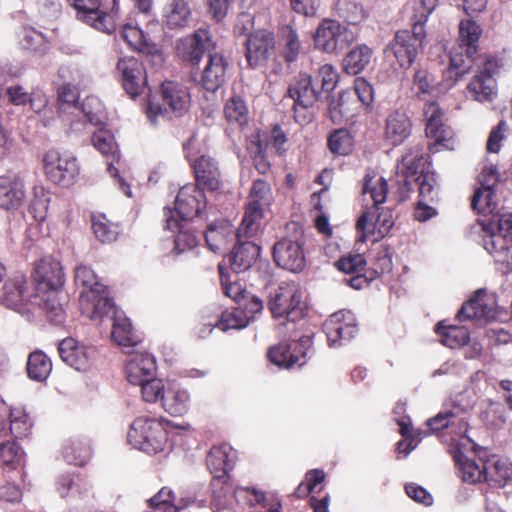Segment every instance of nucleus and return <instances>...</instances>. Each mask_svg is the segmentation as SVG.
I'll use <instances>...</instances> for the list:
<instances>
[{
    "instance_id": "f257e3e1",
    "label": "nucleus",
    "mask_w": 512,
    "mask_h": 512,
    "mask_svg": "<svg viewBox=\"0 0 512 512\" xmlns=\"http://www.w3.org/2000/svg\"><path fill=\"white\" fill-rule=\"evenodd\" d=\"M33 279L36 284L34 299L40 300L39 309L45 311L53 322L61 323L64 313L59 298V290L64 284L61 263L50 256L42 258L34 267Z\"/></svg>"
},
{
    "instance_id": "f03ea898",
    "label": "nucleus",
    "mask_w": 512,
    "mask_h": 512,
    "mask_svg": "<svg viewBox=\"0 0 512 512\" xmlns=\"http://www.w3.org/2000/svg\"><path fill=\"white\" fill-rule=\"evenodd\" d=\"M58 84L57 110L58 116L75 131L80 130V125L87 123L92 126H101L104 123V115L100 103L96 98H86L81 106L78 105V85Z\"/></svg>"
},
{
    "instance_id": "7ed1b4c3",
    "label": "nucleus",
    "mask_w": 512,
    "mask_h": 512,
    "mask_svg": "<svg viewBox=\"0 0 512 512\" xmlns=\"http://www.w3.org/2000/svg\"><path fill=\"white\" fill-rule=\"evenodd\" d=\"M75 283L82 286L80 307L82 313L93 321H97L112 309V300L107 295L106 287L98 281L94 271L86 266L75 268Z\"/></svg>"
},
{
    "instance_id": "20e7f679",
    "label": "nucleus",
    "mask_w": 512,
    "mask_h": 512,
    "mask_svg": "<svg viewBox=\"0 0 512 512\" xmlns=\"http://www.w3.org/2000/svg\"><path fill=\"white\" fill-rule=\"evenodd\" d=\"M450 453L458 473L465 482L484 481V459L486 451L476 445L467 435L452 438Z\"/></svg>"
},
{
    "instance_id": "39448f33",
    "label": "nucleus",
    "mask_w": 512,
    "mask_h": 512,
    "mask_svg": "<svg viewBox=\"0 0 512 512\" xmlns=\"http://www.w3.org/2000/svg\"><path fill=\"white\" fill-rule=\"evenodd\" d=\"M77 11V18L96 30L112 33L120 9L118 0H68Z\"/></svg>"
},
{
    "instance_id": "423d86ee",
    "label": "nucleus",
    "mask_w": 512,
    "mask_h": 512,
    "mask_svg": "<svg viewBox=\"0 0 512 512\" xmlns=\"http://www.w3.org/2000/svg\"><path fill=\"white\" fill-rule=\"evenodd\" d=\"M127 439L135 449L147 454H156L164 450L168 435L161 420L138 417L132 422Z\"/></svg>"
},
{
    "instance_id": "0eeeda50",
    "label": "nucleus",
    "mask_w": 512,
    "mask_h": 512,
    "mask_svg": "<svg viewBox=\"0 0 512 512\" xmlns=\"http://www.w3.org/2000/svg\"><path fill=\"white\" fill-rule=\"evenodd\" d=\"M426 31L421 25H413L412 32L401 30L396 32L393 40L385 48L387 58L393 56L401 68H409L423 47Z\"/></svg>"
},
{
    "instance_id": "6e6552de",
    "label": "nucleus",
    "mask_w": 512,
    "mask_h": 512,
    "mask_svg": "<svg viewBox=\"0 0 512 512\" xmlns=\"http://www.w3.org/2000/svg\"><path fill=\"white\" fill-rule=\"evenodd\" d=\"M427 160L423 148L417 145L402 157V165L407 181L419 173L415 179L419 189V200L432 202L437 196L436 178L434 173L426 168Z\"/></svg>"
},
{
    "instance_id": "1a4fd4ad",
    "label": "nucleus",
    "mask_w": 512,
    "mask_h": 512,
    "mask_svg": "<svg viewBox=\"0 0 512 512\" xmlns=\"http://www.w3.org/2000/svg\"><path fill=\"white\" fill-rule=\"evenodd\" d=\"M43 166L46 177L62 187L73 185L80 174L77 158L69 151L48 150L43 157Z\"/></svg>"
},
{
    "instance_id": "9d476101",
    "label": "nucleus",
    "mask_w": 512,
    "mask_h": 512,
    "mask_svg": "<svg viewBox=\"0 0 512 512\" xmlns=\"http://www.w3.org/2000/svg\"><path fill=\"white\" fill-rule=\"evenodd\" d=\"M268 308L274 318L296 321L303 316L302 291L295 282H282L271 293Z\"/></svg>"
},
{
    "instance_id": "9b49d317",
    "label": "nucleus",
    "mask_w": 512,
    "mask_h": 512,
    "mask_svg": "<svg viewBox=\"0 0 512 512\" xmlns=\"http://www.w3.org/2000/svg\"><path fill=\"white\" fill-rule=\"evenodd\" d=\"M294 234L285 237L274 244L273 257L278 266L283 269L300 272L305 267L303 246L305 237L303 229L292 223Z\"/></svg>"
},
{
    "instance_id": "f8f14e48",
    "label": "nucleus",
    "mask_w": 512,
    "mask_h": 512,
    "mask_svg": "<svg viewBox=\"0 0 512 512\" xmlns=\"http://www.w3.org/2000/svg\"><path fill=\"white\" fill-rule=\"evenodd\" d=\"M482 30L473 20H462L459 24L460 43L450 54V64L456 69H465L466 73L471 69L475 61L477 43Z\"/></svg>"
},
{
    "instance_id": "ddd939ff",
    "label": "nucleus",
    "mask_w": 512,
    "mask_h": 512,
    "mask_svg": "<svg viewBox=\"0 0 512 512\" xmlns=\"http://www.w3.org/2000/svg\"><path fill=\"white\" fill-rule=\"evenodd\" d=\"M500 181L497 167L492 163H484L478 176L479 187L472 198V208L478 213H493L497 209L495 187Z\"/></svg>"
},
{
    "instance_id": "4468645a",
    "label": "nucleus",
    "mask_w": 512,
    "mask_h": 512,
    "mask_svg": "<svg viewBox=\"0 0 512 512\" xmlns=\"http://www.w3.org/2000/svg\"><path fill=\"white\" fill-rule=\"evenodd\" d=\"M355 40V35L336 20H323L314 34L315 47L326 53L343 50Z\"/></svg>"
},
{
    "instance_id": "2eb2a0df",
    "label": "nucleus",
    "mask_w": 512,
    "mask_h": 512,
    "mask_svg": "<svg viewBox=\"0 0 512 512\" xmlns=\"http://www.w3.org/2000/svg\"><path fill=\"white\" fill-rule=\"evenodd\" d=\"M27 279L22 274H17L5 282L2 288L1 302L7 308L12 309L27 318L39 308L40 300H35L26 294Z\"/></svg>"
},
{
    "instance_id": "dca6fc26",
    "label": "nucleus",
    "mask_w": 512,
    "mask_h": 512,
    "mask_svg": "<svg viewBox=\"0 0 512 512\" xmlns=\"http://www.w3.org/2000/svg\"><path fill=\"white\" fill-rule=\"evenodd\" d=\"M473 229L480 236L483 248L495 261L512 270V241L484 221L476 223Z\"/></svg>"
},
{
    "instance_id": "f3484780",
    "label": "nucleus",
    "mask_w": 512,
    "mask_h": 512,
    "mask_svg": "<svg viewBox=\"0 0 512 512\" xmlns=\"http://www.w3.org/2000/svg\"><path fill=\"white\" fill-rule=\"evenodd\" d=\"M206 206L204 192L196 185L183 186L176 197L174 210H167L165 217L174 214V218L184 223L190 222L195 216H201L202 208Z\"/></svg>"
},
{
    "instance_id": "a211bd4d",
    "label": "nucleus",
    "mask_w": 512,
    "mask_h": 512,
    "mask_svg": "<svg viewBox=\"0 0 512 512\" xmlns=\"http://www.w3.org/2000/svg\"><path fill=\"white\" fill-rule=\"evenodd\" d=\"M278 46L281 60L278 58L273 60V69L276 73H284L299 59L304 52V45L294 28L284 26L279 31Z\"/></svg>"
},
{
    "instance_id": "6ab92c4d",
    "label": "nucleus",
    "mask_w": 512,
    "mask_h": 512,
    "mask_svg": "<svg viewBox=\"0 0 512 512\" xmlns=\"http://www.w3.org/2000/svg\"><path fill=\"white\" fill-rule=\"evenodd\" d=\"M498 70L497 60L488 57L482 62L481 70L468 85V92L478 102H490L497 95L494 75Z\"/></svg>"
},
{
    "instance_id": "aec40b11",
    "label": "nucleus",
    "mask_w": 512,
    "mask_h": 512,
    "mask_svg": "<svg viewBox=\"0 0 512 512\" xmlns=\"http://www.w3.org/2000/svg\"><path fill=\"white\" fill-rule=\"evenodd\" d=\"M116 75L121 81L125 92L135 98L140 95L146 84V76L142 63L133 56H125L116 64Z\"/></svg>"
},
{
    "instance_id": "412c9836",
    "label": "nucleus",
    "mask_w": 512,
    "mask_h": 512,
    "mask_svg": "<svg viewBox=\"0 0 512 512\" xmlns=\"http://www.w3.org/2000/svg\"><path fill=\"white\" fill-rule=\"evenodd\" d=\"M496 307L495 295L480 289L474 297L462 305L457 318L459 321H488L496 317Z\"/></svg>"
},
{
    "instance_id": "4be33fe9",
    "label": "nucleus",
    "mask_w": 512,
    "mask_h": 512,
    "mask_svg": "<svg viewBox=\"0 0 512 512\" xmlns=\"http://www.w3.org/2000/svg\"><path fill=\"white\" fill-rule=\"evenodd\" d=\"M356 226L359 233L358 241L360 242H365L370 235H377V238H382L393 226L392 214L389 210L380 207H378V210L368 208L363 211Z\"/></svg>"
},
{
    "instance_id": "5701e85b",
    "label": "nucleus",
    "mask_w": 512,
    "mask_h": 512,
    "mask_svg": "<svg viewBox=\"0 0 512 512\" xmlns=\"http://www.w3.org/2000/svg\"><path fill=\"white\" fill-rule=\"evenodd\" d=\"M464 74H466L465 69H456L450 65L444 74L443 82L435 83V77L432 73L426 69H419L414 75V87L418 94L438 96L451 89Z\"/></svg>"
},
{
    "instance_id": "b1692460",
    "label": "nucleus",
    "mask_w": 512,
    "mask_h": 512,
    "mask_svg": "<svg viewBox=\"0 0 512 512\" xmlns=\"http://www.w3.org/2000/svg\"><path fill=\"white\" fill-rule=\"evenodd\" d=\"M330 347H337L342 341L352 339L357 333L354 314L350 311H338L332 314L323 324Z\"/></svg>"
},
{
    "instance_id": "393cba45",
    "label": "nucleus",
    "mask_w": 512,
    "mask_h": 512,
    "mask_svg": "<svg viewBox=\"0 0 512 512\" xmlns=\"http://www.w3.org/2000/svg\"><path fill=\"white\" fill-rule=\"evenodd\" d=\"M312 347V338L303 336L295 345L294 352H291L287 343H280L268 351L269 360L280 368L301 367L305 364L304 358Z\"/></svg>"
},
{
    "instance_id": "a878e982",
    "label": "nucleus",
    "mask_w": 512,
    "mask_h": 512,
    "mask_svg": "<svg viewBox=\"0 0 512 512\" xmlns=\"http://www.w3.org/2000/svg\"><path fill=\"white\" fill-rule=\"evenodd\" d=\"M58 351L63 362L77 371H87L93 365L95 350L79 343L74 338L62 340L59 343Z\"/></svg>"
},
{
    "instance_id": "bb28decb",
    "label": "nucleus",
    "mask_w": 512,
    "mask_h": 512,
    "mask_svg": "<svg viewBox=\"0 0 512 512\" xmlns=\"http://www.w3.org/2000/svg\"><path fill=\"white\" fill-rule=\"evenodd\" d=\"M275 49L274 34L267 30L252 33L246 41V59L252 68L263 66Z\"/></svg>"
},
{
    "instance_id": "cd10ccee",
    "label": "nucleus",
    "mask_w": 512,
    "mask_h": 512,
    "mask_svg": "<svg viewBox=\"0 0 512 512\" xmlns=\"http://www.w3.org/2000/svg\"><path fill=\"white\" fill-rule=\"evenodd\" d=\"M26 199V187L19 174L0 176V208L16 211L21 208Z\"/></svg>"
},
{
    "instance_id": "c85d7f7f",
    "label": "nucleus",
    "mask_w": 512,
    "mask_h": 512,
    "mask_svg": "<svg viewBox=\"0 0 512 512\" xmlns=\"http://www.w3.org/2000/svg\"><path fill=\"white\" fill-rule=\"evenodd\" d=\"M475 403V392L467 388L451 396L446 404L445 408L448 411V416L452 417L458 425V433L455 438L462 434L466 435L467 415L473 409Z\"/></svg>"
},
{
    "instance_id": "c756f323",
    "label": "nucleus",
    "mask_w": 512,
    "mask_h": 512,
    "mask_svg": "<svg viewBox=\"0 0 512 512\" xmlns=\"http://www.w3.org/2000/svg\"><path fill=\"white\" fill-rule=\"evenodd\" d=\"M205 240L212 252L222 254L233 241H238V229L236 230L227 220H219L209 224Z\"/></svg>"
},
{
    "instance_id": "7c9ffc66",
    "label": "nucleus",
    "mask_w": 512,
    "mask_h": 512,
    "mask_svg": "<svg viewBox=\"0 0 512 512\" xmlns=\"http://www.w3.org/2000/svg\"><path fill=\"white\" fill-rule=\"evenodd\" d=\"M155 372L156 363L152 354L135 352L129 355L125 365V374L131 384L143 383L153 377Z\"/></svg>"
},
{
    "instance_id": "2f4dec72",
    "label": "nucleus",
    "mask_w": 512,
    "mask_h": 512,
    "mask_svg": "<svg viewBox=\"0 0 512 512\" xmlns=\"http://www.w3.org/2000/svg\"><path fill=\"white\" fill-rule=\"evenodd\" d=\"M210 36L207 30L199 29L193 35L178 41L176 50L179 56L192 64H198L205 51H210Z\"/></svg>"
},
{
    "instance_id": "473e14b6",
    "label": "nucleus",
    "mask_w": 512,
    "mask_h": 512,
    "mask_svg": "<svg viewBox=\"0 0 512 512\" xmlns=\"http://www.w3.org/2000/svg\"><path fill=\"white\" fill-rule=\"evenodd\" d=\"M105 316H109L112 321L111 337L117 345L131 348L138 344L140 340L134 333L130 320L113 303L112 309L97 320H101Z\"/></svg>"
},
{
    "instance_id": "72a5a7b5",
    "label": "nucleus",
    "mask_w": 512,
    "mask_h": 512,
    "mask_svg": "<svg viewBox=\"0 0 512 512\" xmlns=\"http://www.w3.org/2000/svg\"><path fill=\"white\" fill-rule=\"evenodd\" d=\"M227 66L223 55L210 52L201 74L202 86L211 92L219 89L225 83Z\"/></svg>"
},
{
    "instance_id": "f704fd0d",
    "label": "nucleus",
    "mask_w": 512,
    "mask_h": 512,
    "mask_svg": "<svg viewBox=\"0 0 512 512\" xmlns=\"http://www.w3.org/2000/svg\"><path fill=\"white\" fill-rule=\"evenodd\" d=\"M260 254V247L247 238L238 237V241L228 256L231 269L235 273H241L256 262Z\"/></svg>"
},
{
    "instance_id": "c9c22d12",
    "label": "nucleus",
    "mask_w": 512,
    "mask_h": 512,
    "mask_svg": "<svg viewBox=\"0 0 512 512\" xmlns=\"http://www.w3.org/2000/svg\"><path fill=\"white\" fill-rule=\"evenodd\" d=\"M287 97L302 109L311 108L319 98V92L312 85V78L306 73H300L289 85Z\"/></svg>"
},
{
    "instance_id": "e433bc0d",
    "label": "nucleus",
    "mask_w": 512,
    "mask_h": 512,
    "mask_svg": "<svg viewBox=\"0 0 512 512\" xmlns=\"http://www.w3.org/2000/svg\"><path fill=\"white\" fill-rule=\"evenodd\" d=\"M193 169L199 188L215 191L220 185V172L217 163L208 156H201L193 163Z\"/></svg>"
},
{
    "instance_id": "4c0bfd02",
    "label": "nucleus",
    "mask_w": 512,
    "mask_h": 512,
    "mask_svg": "<svg viewBox=\"0 0 512 512\" xmlns=\"http://www.w3.org/2000/svg\"><path fill=\"white\" fill-rule=\"evenodd\" d=\"M512 478V465L497 455L485 456L484 481L492 486H504Z\"/></svg>"
},
{
    "instance_id": "58836bf2",
    "label": "nucleus",
    "mask_w": 512,
    "mask_h": 512,
    "mask_svg": "<svg viewBox=\"0 0 512 512\" xmlns=\"http://www.w3.org/2000/svg\"><path fill=\"white\" fill-rule=\"evenodd\" d=\"M162 17L167 29H183L190 22L191 9L185 0H171L164 7Z\"/></svg>"
},
{
    "instance_id": "ea45409f",
    "label": "nucleus",
    "mask_w": 512,
    "mask_h": 512,
    "mask_svg": "<svg viewBox=\"0 0 512 512\" xmlns=\"http://www.w3.org/2000/svg\"><path fill=\"white\" fill-rule=\"evenodd\" d=\"M162 98L177 115L186 112L190 105V94L182 84L166 81L162 84Z\"/></svg>"
},
{
    "instance_id": "a19ab883",
    "label": "nucleus",
    "mask_w": 512,
    "mask_h": 512,
    "mask_svg": "<svg viewBox=\"0 0 512 512\" xmlns=\"http://www.w3.org/2000/svg\"><path fill=\"white\" fill-rule=\"evenodd\" d=\"M166 228L172 232H176L174 239V251L177 254L193 249L197 245V237L195 236L190 222L187 224L174 218V214L166 219Z\"/></svg>"
},
{
    "instance_id": "79ce46f5",
    "label": "nucleus",
    "mask_w": 512,
    "mask_h": 512,
    "mask_svg": "<svg viewBox=\"0 0 512 512\" xmlns=\"http://www.w3.org/2000/svg\"><path fill=\"white\" fill-rule=\"evenodd\" d=\"M235 453L228 445L214 446L207 456V466L217 479L224 477L232 469Z\"/></svg>"
},
{
    "instance_id": "37998d69",
    "label": "nucleus",
    "mask_w": 512,
    "mask_h": 512,
    "mask_svg": "<svg viewBox=\"0 0 512 512\" xmlns=\"http://www.w3.org/2000/svg\"><path fill=\"white\" fill-rule=\"evenodd\" d=\"M409 117L400 111L390 113L386 120L385 137L392 145L401 144L411 133Z\"/></svg>"
},
{
    "instance_id": "c03bdc74",
    "label": "nucleus",
    "mask_w": 512,
    "mask_h": 512,
    "mask_svg": "<svg viewBox=\"0 0 512 512\" xmlns=\"http://www.w3.org/2000/svg\"><path fill=\"white\" fill-rule=\"evenodd\" d=\"M190 400V394L186 389L170 385L163 394L162 407L172 416H182L188 412Z\"/></svg>"
},
{
    "instance_id": "a18cd8bd",
    "label": "nucleus",
    "mask_w": 512,
    "mask_h": 512,
    "mask_svg": "<svg viewBox=\"0 0 512 512\" xmlns=\"http://www.w3.org/2000/svg\"><path fill=\"white\" fill-rule=\"evenodd\" d=\"M62 457L70 465L84 466L92 457L89 441L80 438L68 439L63 444Z\"/></svg>"
},
{
    "instance_id": "49530a36",
    "label": "nucleus",
    "mask_w": 512,
    "mask_h": 512,
    "mask_svg": "<svg viewBox=\"0 0 512 512\" xmlns=\"http://www.w3.org/2000/svg\"><path fill=\"white\" fill-rule=\"evenodd\" d=\"M267 209L248 203L242 222L238 228V237L253 238L261 230Z\"/></svg>"
},
{
    "instance_id": "de8ad7c7",
    "label": "nucleus",
    "mask_w": 512,
    "mask_h": 512,
    "mask_svg": "<svg viewBox=\"0 0 512 512\" xmlns=\"http://www.w3.org/2000/svg\"><path fill=\"white\" fill-rule=\"evenodd\" d=\"M251 316H249L242 308H234L222 313L220 320L215 324H208L207 329L200 331V336L205 337L210 334L213 327H218L222 331L229 329H242L249 325Z\"/></svg>"
},
{
    "instance_id": "09e8293b",
    "label": "nucleus",
    "mask_w": 512,
    "mask_h": 512,
    "mask_svg": "<svg viewBox=\"0 0 512 512\" xmlns=\"http://www.w3.org/2000/svg\"><path fill=\"white\" fill-rule=\"evenodd\" d=\"M373 51L367 45H357L343 59L344 71L350 75H356L363 71L370 63Z\"/></svg>"
},
{
    "instance_id": "8fccbe9b",
    "label": "nucleus",
    "mask_w": 512,
    "mask_h": 512,
    "mask_svg": "<svg viewBox=\"0 0 512 512\" xmlns=\"http://www.w3.org/2000/svg\"><path fill=\"white\" fill-rule=\"evenodd\" d=\"M436 333L439 335L441 343L452 349L462 347L470 338L469 331L466 327L445 325L444 322H440L436 326Z\"/></svg>"
},
{
    "instance_id": "3c124183",
    "label": "nucleus",
    "mask_w": 512,
    "mask_h": 512,
    "mask_svg": "<svg viewBox=\"0 0 512 512\" xmlns=\"http://www.w3.org/2000/svg\"><path fill=\"white\" fill-rule=\"evenodd\" d=\"M31 109L39 116L44 126L51 125L58 116V110L49 103L47 95L41 90H35L30 94Z\"/></svg>"
},
{
    "instance_id": "603ef678",
    "label": "nucleus",
    "mask_w": 512,
    "mask_h": 512,
    "mask_svg": "<svg viewBox=\"0 0 512 512\" xmlns=\"http://www.w3.org/2000/svg\"><path fill=\"white\" fill-rule=\"evenodd\" d=\"M10 433L15 438H22L29 435L33 421L26 409L22 406H11L8 412Z\"/></svg>"
},
{
    "instance_id": "864d4df0",
    "label": "nucleus",
    "mask_w": 512,
    "mask_h": 512,
    "mask_svg": "<svg viewBox=\"0 0 512 512\" xmlns=\"http://www.w3.org/2000/svg\"><path fill=\"white\" fill-rule=\"evenodd\" d=\"M52 371L50 358L42 351H34L29 354L27 360L28 377L34 381H45Z\"/></svg>"
},
{
    "instance_id": "5fc2aeb1",
    "label": "nucleus",
    "mask_w": 512,
    "mask_h": 512,
    "mask_svg": "<svg viewBox=\"0 0 512 512\" xmlns=\"http://www.w3.org/2000/svg\"><path fill=\"white\" fill-rule=\"evenodd\" d=\"M335 9L338 17L350 25H358L368 16L363 4L357 0H338Z\"/></svg>"
},
{
    "instance_id": "6e6d98bb",
    "label": "nucleus",
    "mask_w": 512,
    "mask_h": 512,
    "mask_svg": "<svg viewBox=\"0 0 512 512\" xmlns=\"http://www.w3.org/2000/svg\"><path fill=\"white\" fill-rule=\"evenodd\" d=\"M387 182L383 177H377L375 174L368 173L364 179L363 194L369 195L373 201L370 208L378 210L379 205L383 204L387 197Z\"/></svg>"
},
{
    "instance_id": "4d7b16f0",
    "label": "nucleus",
    "mask_w": 512,
    "mask_h": 512,
    "mask_svg": "<svg viewBox=\"0 0 512 512\" xmlns=\"http://www.w3.org/2000/svg\"><path fill=\"white\" fill-rule=\"evenodd\" d=\"M148 503V512H178L187 505L176 503L173 491L167 487L162 488Z\"/></svg>"
},
{
    "instance_id": "13d9d810",
    "label": "nucleus",
    "mask_w": 512,
    "mask_h": 512,
    "mask_svg": "<svg viewBox=\"0 0 512 512\" xmlns=\"http://www.w3.org/2000/svg\"><path fill=\"white\" fill-rule=\"evenodd\" d=\"M24 451L15 441L0 444V465L8 469H16L24 463Z\"/></svg>"
},
{
    "instance_id": "bf43d9fd",
    "label": "nucleus",
    "mask_w": 512,
    "mask_h": 512,
    "mask_svg": "<svg viewBox=\"0 0 512 512\" xmlns=\"http://www.w3.org/2000/svg\"><path fill=\"white\" fill-rule=\"evenodd\" d=\"M426 136L434 139L435 146L444 148H451L452 146V131L446 127L443 120H428L426 121Z\"/></svg>"
},
{
    "instance_id": "052dcab7",
    "label": "nucleus",
    "mask_w": 512,
    "mask_h": 512,
    "mask_svg": "<svg viewBox=\"0 0 512 512\" xmlns=\"http://www.w3.org/2000/svg\"><path fill=\"white\" fill-rule=\"evenodd\" d=\"M224 114L229 123L243 126L248 122L247 106L239 96H233L226 102Z\"/></svg>"
},
{
    "instance_id": "680f3d73",
    "label": "nucleus",
    "mask_w": 512,
    "mask_h": 512,
    "mask_svg": "<svg viewBox=\"0 0 512 512\" xmlns=\"http://www.w3.org/2000/svg\"><path fill=\"white\" fill-rule=\"evenodd\" d=\"M92 229L95 237L102 243L115 241L119 234L118 226L110 222L104 215L93 217Z\"/></svg>"
},
{
    "instance_id": "e2e57ef3",
    "label": "nucleus",
    "mask_w": 512,
    "mask_h": 512,
    "mask_svg": "<svg viewBox=\"0 0 512 512\" xmlns=\"http://www.w3.org/2000/svg\"><path fill=\"white\" fill-rule=\"evenodd\" d=\"M121 35L133 49L141 52H150V39L138 26L132 24L124 25Z\"/></svg>"
},
{
    "instance_id": "0e129e2a",
    "label": "nucleus",
    "mask_w": 512,
    "mask_h": 512,
    "mask_svg": "<svg viewBox=\"0 0 512 512\" xmlns=\"http://www.w3.org/2000/svg\"><path fill=\"white\" fill-rule=\"evenodd\" d=\"M328 146L334 154L348 155L353 149L354 138L347 129H338L329 136Z\"/></svg>"
},
{
    "instance_id": "69168bd1",
    "label": "nucleus",
    "mask_w": 512,
    "mask_h": 512,
    "mask_svg": "<svg viewBox=\"0 0 512 512\" xmlns=\"http://www.w3.org/2000/svg\"><path fill=\"white\" fill-rule=\"evenodd\" d=\"M49 203V192L42 186H35L33 188V198L29 206V212L36 221H43L46 218Z\"/></svg>"
},
{
    "instance_id": "338daca9",
    "label": "nucleus",
    "mask_w": 512,
    "mask_h": 512,
    "mask_svg": "<svg viewBox=\"0 0 512 512\" xmlns=\"http://www.w3.org/2000/svg\"><path fill=\"white\" fill-rule=\"evenodd\" d=\"M93 146L103 155H110L114 160L119 162L117 145L114 136L107 130L99 129L93 132L92 136Z\"/></svg>"
},
{
    "instance_id": "774afa93",
    "label": "nucleus",
    "mask_w": 512,
    "mask_h": 512,
    "mask_svg": "<svg viewBox=\"0 0 512 512\" xmlns=\"http://www.w3.org/2000/svg\"><path fill=\"white\" fill-rule=\"evenodd\" d=\"M439 0H410L409 4L413 11L411 21L413 25H421L423 28L429 16L435 10Z\"/></svg>"
}]
</instances>
